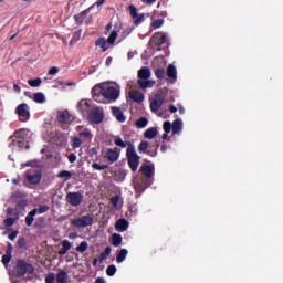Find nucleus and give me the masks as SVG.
I'll return each mask as SVG.
<instances>
[{"label": "nucleus", "mask_w": 283, "mask_h": 283, "mask_svg": "<svg viewBox=\"0 0 283 283\" xmlns=\"http://www.w3.org/2000/svg\"><path fill=\"white\" fill-rule=\"evenodd\" d=\"M13 91L17 92V94H21V87L18 86V84L13 85Z\"/></svg>", "instance_id": "63"}, {"label": "nucleus", "mask_w": 283, "mask_h": 283, "mask_svg": "<svg viewBox=\"0 0 283 283\" xmlns=\"http://www.w3.org/2000/svg\"><path fill=\"white\" fill-rule=\"evenodd\" d=\"M76 132H78V136L82 138L83 143H92V138H94L92 130L84 128L83 126H77Z\"/></svg>", "instance_id": "10"}, {"label": "nucleus", "mask_w": 283, "mask_h": 283, "mask_svg": "<svg viewBox=\"0 0 283 283\" xmlns=\"http://www.w3.org/2000/svg\"><path fill=\"white\" fill-rule=\"evenodd\" d=\"M19 235V231L18 230H13L8 238L11 240V242H14V240H17V237Z\"/></svg>", "instance_id": "57"}, {"label": "nucleus", "mask_w": 283, "mask_h": 283, "mask_svg": "<svg viewBox=\"0 0 283 283\" xmlns=\"http://www.w3.org/2000/svg\"><path fill=\"white\" fill-rule=\"evenodd\" d=\"M116 265L112 264V265H108L107 269H106V275H108V277H114V275H116Z\"/></svg>", "instance_id": "42"}, {"label": "nucleus", "mask_w": 283, "mask_h": 283, "mask_svg": "<svg viewBox=\"0 0 283 283\" xmlns=\"http://www.w3.org/2000/svg\"><path fill=\"white\" fill-rule=\"evenodd\" d=\"M129 98L134 101V103H143L145 95L140 91H130Z\"/></svg>", "instance_id": "18"}, {"label": "nucleus", "mask_w": 283, "mask_h": 283, "mask_svg": "<svg viewBox=\"0 0 283 283\" xmlns=\"http://www.w3.org/2000/svg\"><path fill=\"white\" fill-rule=\"evenodd\" d=\"M139 171L145 176L146 178H151L154 176V167L150 165L144 164L140 166Z\"/></svg>", "instance_id": "19"}, {"label": "nucleus", "mask_w": 283, "mask_h": 283, "mask_svg": "<svg viewBox=\"0 0 283 283\" xmlns=\"http://www.w3.org/2000/svg\"><path fill=\"white\" fill-rule=\"evenodd\" d=\"M143 21H145V13L142 14H137V17L134 19V25H140V23H143Z\"/></svg>", "instance_id": "45"}, {"label": "nucleus", "mask_w": 283, "mask_h": 283, "mask_svg": "<svg viewBox=\"0 0 283 283\" xmlns=\"http://www.w3.org/2000/svg\"><path fill=\"white\" fill-rule=\"evenodd\" d=\"M57 177L70 179L72 178V174L69 170H62L59 172Z\"/></svg>", "instance_id": "50"}, {"label": "nucleus", "mask_w": 283, "mask_h": 283, "mask_svg": "<svg viewBox=\"0 0 283 283\" xmlns=\"http://www.w3.org/2000/svg\"><path fill=\"white\" fill-rule=\"evenodd\" d=\"M107 40L105 38H99L95 41V45L102 48V52H107L109 45H107Z\"/></svg>", "instance_id": "27"}, {"label": "nucleus", "mask_w": 283, "mask_h": 283, "mask_svg": "<svg viewBox=\"0 0 283 283\" xmlns=\"http://www.w3.org/2000/svg\"><path fill=\"white\" fill-rule=\"evenodd\" d=\"M112 114L118 120V123H125L127 120V117H125V114H123V109L118 106H112Z\"/></svg>", "instance_id": "15"}, {"label": "nucleus", "mask_w": 283, "mask_h": 283, "mask_svg": "<svg viewBox=\"0 0 283 283\" xmlns=\"http://www.w3.org/2000/svg\"><path fill=\"white\" fill-rule=\"evenodd\" d=\"M163 128L166 134H169L172 129L171 122H164Z\"/></svg>", "instance_id": "51"}, {"label": "nucleus", "mask_w": 283, "mask_h": 283, "mask_svg": "<svg viewBox=\"0 0 283 283\" xmlns=\"http://www.w3.org/2000/svg\"><path fill=\"white\" fill-rule=\"evenodd\" d=\"M71 224L72 227H76L77 229H85L94 224V217H92V214L82 216L76 219H73L71 221Z\"/></svg>", "instance_id": "4"}, {"label": "nucleus", "mask_w": 283, "mask_h": 283, "mask_svg": "<svg viewBox=\"0 0 283 283\" xmlns=\"http://www.w3.org/2000/svg\"><path fill=\"white\" fill-rule=\"evenodd\" d=\"M157 136H158V128L156 127L148 128L144 133V137L148 138V140H154V138H156Z\"/></svg>", "instance_id": "25"}, {"label": "nucleus", "mask_w": 283, "mask_h": 283, "mask_svg": "<svg viewBox=\"0 0 283 283\" xmlns=\"http://www.w3.org/2000/svg\"><path fill=\"white\" fill-rule=\"evenodd\" d=\"M165 104V95L163 93H157L155 98L150 102V111L156 113L160 112V107Z\"/></svg>", "instance_id": "9"}, {"label": "nucleus", "mask_w": 283, "mask_h": 283, "mask_svg": "<svg viewBox=\"0 0 283 283\" xmlns=\"http://www.w3.org/2000/svg\"><path fill=\"white\" fill-rule=\"evenodd\" d=\"M70 249H72V243L69 240H63L62 249L60 250L59 255H65Z\"/></svg>", "instance_id": "29"}, {"label": "nucleus", "mask_w": 283, "mask_h": 283, "mask_svg": "<svg viewBox=\"0 0 283 283\" xmlns=\"http://www.w3.org/2000/svg\"><path fill=\"white\" fill-rule=\"evenodd\" d=\"M69 280L70 275H67V272H65V270H60L55 275L56 283H67Z\"/></svg>", "instance_id": "20"}, {"label": "nucleus", "mask_w": 283, "mask_h": 283, "mask_svg": "<svg viewBox=\"0 0 283 283\" xmlns=\"http://www.w3.org/2000/svg\"><path fill=\"white\" fill-rule=\"evenodd\" d=\"M17 244L19 249H25V238H19Z\"/></svg>", "instance_id": "56"}, {"label": "nucleus", "mask_w": 283, "mask_h": 283, "mask_svg": "<svg viewBox=\"0 0 283 283\" xmlns=\"http://www.w3.org/2000/svg\"><path fill=\"white\" fill-rule=\"evenodd\" d=\"M166 76L174 80L178 78V70H176V66L174 64L168 65Z\"/></svg>", "instance_id": "23"}, {"label": "nucleus", "mask_w": 283, "mask_h": 283, "mask_svg": "<svg viewBox=\"0 0 283 283\" xmlns=\"http://www.w3.org/2000/svg\"><path fill=\"white\" fill-rule=\"evenodd\" d=\"M155 76L156 78H159V81H163V78L167 76V72L165 71V67H157L155 70Z\"/></svg>", "instance_id": "37"}, {"label": "nucleus", "mask_w": 283, "mask_h": 283, "mask_svg": "<svg viewBox=\"0 0 283 283\" xmlns=\"http://www.w3.org/2000/svg\"><path fill=\"white\" fill-rule=\"evenodd\" d=\"M137 83L140 90H147V87H154V82L149 80H138Z\"/></svg>", "instance_id": "34"}, {"label": "nucleus", "mask_w": 283, "mask_h": 283, "mask_svg": "<svg viewBox=\"0 0 283 283\" xmlns=\"http://www.w3.org/2000/svg\"><path fill=\"white\" fill-rule=\"evenodd\" d=\"M113 140L114 145H116V147H120V149H125L127 147V143H125L120 136H115Z\"/></svg>", "instance_id": "35"}, {"label": "nucleus", "mask_w": 283, "mask_h": 283, "mask_svg": "<svg viewBox=\"0 0 283 283\" xmlns=\"http://www.w3.org/2000/svg\"><path fill=\"white\" fill-rule=\"evenodd\" d=\"M87 249H90V243H87V241H82L80 245L76 247L75 251H77V253H85Z\"/></svg>", "instance_id": "39"}, {"label": "nucleus", "mask_w": 283, "mask_h": 283, "mask_svg": "<svg viewBox=\"0 0 283 283\" xmlns=\"http://www.w3.org/2000/svg\"><path fill=\"white\" fill-rule=\"evenodd\" d=\"M33 101L34 103H45V95L43 93H35L33 94Z\"/></svg>", "instance_id": "41"}, {"label": "nucleus", "mask_w": 283, "mask_h": 283, "mask_svg": "<svg viewBox=\"0 0 283 283\" xmlns=\"http://www.w3.org/2000/svg\"><path fill=\"white\" fill-rule=\"evenodd\" d=\"M15 114L21 123H28L30 120V106L25 103L19 104L15 108Z\"/></svg>", "instance_id": "6"}, {"label": "nucleus", "mask_w": 283, "mask_h": 283, "mask_svg": "<svg viewBox=\"0 0 283 283\" xmlns=\"http://www.w3.org/2000/svg\"><path fill=\"white\" fill-rule=\"evenodd\" d=\"M81 145H83L81 137H71V147H73V149H78Z\"/></svg>", "instance_id": "38"}, {"label": "nucleus", "mask_w": 283, "mask_h": 283, "mask_svg": "<svg viewBox=\"0 0 283 283\" xmlns=\"http://www.w3.org/2000/svg\"><path fill=\"white\" fill-rule=\"evenodd\" d=\"M45 283H56V275L54 273H49L45 276Z\"/></svg>", "instance_id": "46"}, {"label": "nucleus", "mask_w": 283, "mask_h": 283, "mask_svg": "<svg viewBox=\"0 0 283 283\" xmlns=\"http://www.w3.org/2000/svg\"><path fill=\"white\" fill-rule=\"evenodd\" d=\"M165 41H167V35L163 32H156L150 38V45L153 50L158 52L160 51V48L164 45Z\"/></svg>", "instance_id": "5"}, {"label": "nucleus", "mask_w": 283, "mask_h": 283, "mask_svg": "<svg viewBox=\"0 0 283 283\" xmlns=\"http://www.w3.org/2000/svg\"><path fill=\"white\" fill-rule=\"evenodd\" d=\"M169 112H170V114H176V112H178V108L175 105H170Z\"/></svg>", "instance_id": "61"}, {"label": "nucleus", "mask_w": 283, "mask_h": 283, "mask_svg": "<svg viewBox=\"0 0 283 283\" xmlns=\"http://www.w3.org/2000/svg\"><path fill=\"white\" fill-rule=\"evenodd\" d=\"M41 178H43L41 171H35L34 174L30 171L27 172V180L30 185H39V182H41Z\"/></svg>", "instance_id": "14"}, {"label": "nucleus", "mask_w": 283, "mask_h": 283, "mask_svg": "<svg viewBox=\"0 0 283 283\" xmlns=\"http://www.w3.org/2000/svg\"><path fill=\"white\" fill-rule=\"evenodd\" d=\"M133 31H134V28H129V29H126L125 31H123L120 34L122 41H125V39H127L129 36V34H132Z\"/></svg>", "instance_id": "49"}, {"label": "nucleus", "mask_w": 283, "mask_h": 283, "mask_svg": "<svg viewBox=\"0 0 283 283\" xmlns=\"http://www.w3.org/2000/svg\"><path fill=\"white\" fill-rule=\"evenodd\" d=\"M69 163H76V156L74 154L69 156Z\"/></svg>", "instance_id": "62"}, {"label": "nucleus", "mask_w": 283, "mask_h": 283, "mask_svg": "<svg viewBox=\"0 0 283 283\" xmlns=\"http://www.w3.org/2000/svg\"><path fill=\"white\" fill-rule=\"evenodd\" d=\"M148 149H149V143L148 142H142L138 146L139 154H148V156H156V154H157L156 151L151 153Z\"/></svg>", "instance_id": "21"}, {"label": "nucleus", "mask_w": 283, "mask_h": 283, "mask_svg": "<svg viewBox=\"0 0 283 283\" xmlns=\"http://www.w3.org/2000/svg\"><path fill=\"white\" fill-rule=\"evenodd\" d=\"M48 211H50V206H48V205H42L38 209L39 213H48Z\"/></svg>", "instance_id": "53"}, {"label": "nucleus", "mask_w": 283, "mask_h": 283, "mask_svg": "<svg viewBox=\"0 0 283 283\" xmlns=\"http://www.w3.org/2000/svg\"><path fill=\"white\" fill-rule=\"evenodd\" d=\"M95 283H106V282H105V279H103V277H97V279L95 280Z\"/></svg>", "instance_id": "64"}, {"label": "nucleus", "mask_w": 283, "mask_h": 283, "mask_svg": "<svg viewBox=\"0 0 283 283\" xmlns=\"http://www.w3.org/2000/svg\"><path fill=\"white\" fill-rule=\"evenodd\" d=\"M115 229L119 231V233H124L127 229H129V221L127 219H119L115 223Z\"/></svg>", "instance_id": "16"}, {"label": "nucleus", "mask_w": 283, "mask_h": 283, "mask_svg": "<svg viewBox=\"0 0 283 283\" xmlns=\"http://www.w3.org/2000/svg\"><path fill=\"white\" fill-rule=\"evenodd\" d=\"M78 112H81L82 116H90V113L94 109L87 99L80 101L77 105Z\"/></svg>", "instance_id": "11"}, {"label": "nucleus", "mask_w": 283, "mask_h": 283, "mask_svg": "<svg viewBox=\"0 0 283 283\" xmlns=\"http://www.w3.org/2000/svg\"><path fill=\"white\" fill-rule=\"evenodd\" d=\"M126 158L130 171H138V167L140 165V156H138V153H136V148L132 144H128V147L126 149Z\"/></svg>", "instance_id": "2"}, {"label": "nucleus", "mask_w": 283, "mask_h": 283, "mask_svg": "<svg viewBox=\"0 0 283 283\" xmlns=\"http://www.w3.org/2000/svg\"><path fill=\"white\" fill-rule=\"evenodd\" d=\"M98 154V149L97 148H91L90 149V156H96Z\"/></svg>", "instance_id": "60"}, {"label": "nucleus", "mask_w": 283, "mask_h": 283, "mask_svg": "<svg viewBox=\"0 0 283 283\" xmlns=\"http://www.w3.org/2000/svg\"><path fill=\"white\" fill-rule=\"evenodd\" d=\"M19 220V212L15 213V216L12 218V217H9L4 220V227L7 229H10V227H14V222H17Z\"/></svg>", "instance_id": "30"}, {"label": "nucleus", "mask_w": 283, "mask_h": 283, "mask_svg": "<svg viewBox=\"0 0 283 283\" xmlns=\"http://www.w3.org/2000/svg\"><path fill=\"white\" fill-rule=\"evenodd\" d=\"M85 14H87V10H84V11H82L81 13L75 14V15H74L75 22H76V23H83V19H84V17H85Z\"/></svg>", "instance_id": "44"}, {"label": "nucleus", "mask_w": 283, "mask_h": 283, "mask_svg": "<svg viewBox=\"0 0 283 283\" xmlns=\"http://www.w3.org/2000/svg\"><path fill=\"white\" fill-rule=\"evenodd\" d=\"M139 80H144L147 81L149 78H151V70L147 66H143L137 74Z\"/></svg>", "instance_id": "17"}, {"label": "nucleus", "mask_w": 283, "mask_h": 283, "mask_svg": "<svg viewBox=\"0 0 283 283\" xmlns=\"http://www.w3.org/2000/svg\"><path fill=\"white\" fill-rule=\"evenodd\" d=\"M129 251H127V249H122L116 256V262L118 264H123L124 260H127V255H128Z\"/></svg>", "instance_id": "28"}, {"label": "nucleus", "mask_w": 283, "mask_h": 283, "mask_svg": "<svg viewBox=\"0 0 283 283\" xmlns=\"http://www.w3.org/2000/svg\"><path fill=\"white\" fill-rule=\"evenodd\" d=\"M42 83H43V80H41V77H36L34 80H28V85H30V87H41Z\"/></svg>", "instance_id": "40"}, {"label": "nucleus", "mask_w": 283, "mask_h": 283, "mask_svg": "<svg viewBox=\"0 0 283 283\" xmlns=\"http://www.w3.org/2000/svg\"><path fill=\"white\" fill-rule=\"evenodd\" d=\"M21 134H23V130H15L14 132V138H17V140H13V143L20 149H23V146L25 145V142L23 140V137H21Z\"/></svg>", "instance_id": "22"}, {"label": "nucleus", "mask_w": 283, "mask_h": 283, "mask_svg": "<svg viewBox=\"0 0 283 283\" xmlns=\"http://www.w3.org/2000/svg\"><path fill=\"white\" fill-rule=\"evenodd\" d=\"M128 10H129L130 17H132L133 19H136V17H138V10L134 7V4H130V6L128 7Z\"/></svg>", "instance_id": "47"}, {"label": "nucleus", "mask_w": 283, "mask_h": 283, "mask_svg": "<svg viewBox=\"0 0 283 283\" xmlns=\"http://www.w3.org/2000/svg\"><path fill=\"white\" fill-rule=\"evenodd\" d=\"M120 200V197L119 196H115V197H112L109 199V202L111 205H113V207H118V201Z\"/></svg>", "instance_id": "54"}, {"label": "nucleus", "mask_w": 283, "mask_h": 283, "mask_svg": "<svg viewBox=\"0 0 283 283\" xmlns=\"http://www.w3.org/2000/svg\"><path fill=\"white\" fill-rule=\"evenodd\" d=\"M36 213H39V210L34 208L27 214L25 217L27 227H32V223L34 222V216H36Z\"/></svg>", "instance_id": "24"}, {"label": "nucleus", "mask_w": 283, "mask_h": 283, "mask_svg": "<svg viewBox=\"0 0 283 283\" xmlns=\"http://www.w3.org/2000/svg\"><path fill=\"white\" fill-rule=\"evenodd\" d=\"M84 197L81 192H69L66 195V202L71 205V207H78L83 203Z\"/></svg>", "instance_id": "8"}, {"label": "nucleus", "mask_w": 283, "mask_h": 283, "mask_svg": "<svg viewBox=\"0 0 283 283\" xmlns=\"http://www.w3.org/2000/svg\"><path fill=\"white\" fill-rule=\"evenodd\" d=\"M112 244L113 247H120V244H123V235L119 233H114L112 235Z\"/></svg>", "instance_id": "32"}, {"label": "nucleus", "mask_w": 283, "mask_h": 283, "mask_svg": "<svg viewBox=\"0 0 283 283\" xmlns=\"http://www.w3.org/2000/svg\"><path fill=\"white\" fill-rule=\"evenodd\" d=\"M116 39H118V31H116V29H114L109 36L107 38V43H109L111 45H114L116 43Z\"/></svg>", "instance_id": "36"}, {"label": "nucleus", "mask_w": 283, "mask_h": 283, "mask_svg": "<svg viewBox=\"0 0 283 283\" xmlns=\"http://www.w3.org/2000/svg\"><path fill=\"white\" fill-rule=\"evenodd\" d=\"M182 132V119L177 118L172 122V134H180Z\"/></svg>", "instance_id": "26"}, {"label": "nucleus", "mask_w": 283, "mask_h": 283, "mask_svg": "<svg viewBox=\"0 0 283 283\" xmlns=\"http://www.w3.org/2000/svg\"><path fill=\"white\" fill-rule=\"evenodd\" d=\"M105 158L108 160V163H116L118 158H120V150H118V148H108Z\"/></svg>", "instance_id": "13"}, {"label": "nucleus", "mask_w": 283, "mask_h": 283, "mask_svg": "<svg viewBox=\"0 0 283 283\" xmlns=\"http://www.w3.org/2000/svg\"><path fill=\"white\" fill-rule=\"evenodd\" d=\"M72 115H70V111L57 112V123H61V125H70Z\"/></svg>", "instance_id": "12"}, {"label": "nucleus", "mask_w": 283, "mask_h": 283, "mask_svg": "<svg viewBox=\"0 0 283 283\" xmlns=\"http://www.w3.org/2000/svg\"><path fill=\"white\" fill-rule=\"evenodd\" d=\"M163 23H165V21L163 19H158L153 22L151 28H154V30H158V28H163Z\"/></svg>", "instance_id": "48"}, {"label": "nucleus", "mask_w": 283, "mask_h": 283, "mask_svg": "<svg viewBox=\"0 0 283 283\" xmlns=\"http://www.w3.org/2000/svg\"><path fill=\"white\" fill-rule=\"evenodd\" d=\"M92 168L95 169L96 171H104V169H109V166L93 163Z\"/></svg>", "instance_id": "43"}, {"label": "nucleus", "mask_w": 283, "mask_h": 283, "mask_svg": "<svg viewBox=\"0 0 283 283\" xmlns=\"http://www.w3.org/2000/svg\"><path fill=\"white\" fill-rule=\"evenodd\" d=\"M109 255H112V248L111 247H106L105 250L99 253V262H105V260H107V258H109Z\"/></svg>", "instance_id": "33"}, {"label": "nucleus", "mask_w": 283, "mask_h": 283, "mask_svg": "<svg viewBox=\"0 0 283 283\" xmlns=\"http://www.w3.org/2000/svg\"><path fill=\"white\" fill-rule=\"evenodd\" d=\"M87 118L88 120H91V123H94L95 125H101V123L105 118V113L103 112V108L95 107L90 112Z\"/></svg>", "instance_id": "7"}, {"label": "nucleus", "mask_w": 283, "mask_h": 283, "mask_svg": "<svg viewBox=\"0 0 283 283\" xmlns=\"http://www.w3.org/2000/svg\"><path fill=\"white\" fill-rule=\"evenodd\" d=\"M13 249H14V248L12 247V243L8 242L7 250H6V254H7V255H12Z\"/></svg>", "instance_id": "59"}, {"label": "nucleus", "mask_w": 283, "mask_h": 283, "mask_svg": "<svg viewBox=\"0 0 283 283\" xmlns=\"http://www.w3.org/2000/svg\"><path fill=\"white\" fill-rule=\"evenodd\" d=\"M49 76H54L55 74H59V67L56 66H52L50 70H49Z\"/></svg>", "instance_id": "58"}, {"label": "nucleus", "mask_w": 283, "mask_h": 283, "mask_svg": "<svg viewBox=\"0 0 283 283\" xmlns=\"http://www.w3.org/2000/svg\"><path fill=\"white\" fill-rule=\"evenodd\" d=\"M43 222H45V219H43V217L39 218L34 223L35 229H41L43 227Z\"/></svg>", "instance_id": "55"}, {"label": "nucleus", "mask_w": 283, "mask_h": 283, "mask_svg": "<svg viewBox=\"0 0 283 283\" xmlns=\"http://www.w3.org/2000/svg\"><path fill=\"white\" fill-rule=\"evenodd\" d=\"M17 277H23L24 275H32L34 273V265L28 263L25 260H19L15 266Z\"/></svg>", "instance_id": "3"}, {"label": "nucleus", "mask_w": 283, "mask_h": 283, "mask_svg": "<svg viewBox=\"0 0 283 283\" xmlns=\"http://www.w3.org/2000/svg\"><path fill=\"white\" fill-rule=\"evenodd\" d=\"M10 260H12V254H4L2 256V264H4V266H7V264H10Z\"/></svg>", "instance_id": "52"}, {"label": "nucleus", "mask_w": 283, "mask_h": 283, "mask_svg": "<svg viewBox=\"0 0 283 283\" xmlns=\"http://www.w3.org/2000/svg\"><path fill=\"white\" fill-rule=\"evenodd\" d=\"M135 125L137 129H145V127L149 125V119H147V117H140L136 120Z\"/></svg>", "instance_id": "31"}, {"label": "nucleus", "mask_w": 283, "mask_h": 283, "mask_svg": "<svg viewBox=\"0 0 283 283\" xmlns=\"http://www.w3.org/2000/svg\"><path fill=\"white\" fill-rule=\"evenodd\" d=\"M91 94L96 103L107 105V103H114L118 101V96H120V90L107 84H96L92 88Z\"/></svg>", "instance_id": "1"}]
</instances>
